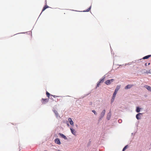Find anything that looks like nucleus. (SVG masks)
Masks as SVG:
<instances>
[{
    "label": "nucleus",
    "mask_w": 151,
    "mask_h": 151,
    "mask_svg": "<svg viewBox=\"0 0 151 151\" xmlns=\"http://www.w3.org/2000/svg\"><path fill=\"white\" fill-rule=\"evenodd\" d=\"M46 94L48 98H49V96H50V94L47 91L46 92Z\"/></svg>",
    "instance_id": "nucleus-18"
},
{
    "label": "nucleus",
    "mask_w": 151,
    "mask_h": 151,
    "mask_svg": "<svg viewBox=\"0 0 151 151\" xmlns=\"http://www.w3.org/2000/svg\"><path fill=\"white\" fill-rule=\"evenodd\" d=\"M128 146L127 145L123 149L122 151H124L125 150L127 149L128 147Z\"/></svg>",
    "instance_id": "nucleus-20"
},
{
    "label": "nucleus",
    "mask_w": 151,
    "mask_h": 151,
    "mask_svg": "<svg viewBox=\"0 0 151 151\" xmlns=\"http://www.w3.org/2000/svg\"><path fill=\"white\" fill-rule=\"evenodd\" d=\"M55 143L58 145H60L61 142L59 138H56L55 139Z\"/></svg>",
    "instance_id": "nucleus-4"
},
{
    "label": "nucleus",
    "mask_w": 151,
    "mask_h": 151,
    "mask_svg": "<svg viewBox=\"0 0 151 151\" xmlns=\"http://www.w3.org/2000/svg\"><path fill=\"white\" fill-rule=\"evenodd\" d=\"M59 135H60L62 137L64 138L65 139H67V138L63 134L61 133H59Z\"/></svg>",
    "instance_id": "nucleus-5"
},
{
    "label": "nucleus",
    "mask_w": 151,
    "mask_h": 151,
    "mask_svg": "<svg viewBox=\"0 0 151 151\" xmlns=\"http://www.w3.org/2000/svg\"><path fill=\"white\" fill-rule=\"evenodd\" d=\"M136 111L137 112H139L140 111V109L138 107H137L136 109Z\"/></svg>",
    "instance_id": "nucleus-19"
},
{
    "label": "nucleus",
    "mask_w": 151,
    "mask_h": 151,
    "mask_svg": "<svg viewBox=\"0 0 151 151\" xmlns=\"http://www.w3.org/2000/svg\"><path fill=\"white\" fill-rule=\"evenodd\" d=\"M111 116V113L110 112H109L107 116V119L108 120H109L110 118V117Z\"/></svg>",
    "instance_id": "nucleus-11"
},
{
    "label": "nucleus",
    "mask_w": 151,
    "mask_h": 151,
    "mask_svg": "<svg viewBox=\"0 0 151 151\" xmlns=\"http://www.w3.org/2000/svg\"><path fill=\"white\" fill-rule=\"evenodd\" d=\"M151 56V55H149L147 56H145L143 58V59H147L148 58H149Z\"/></svg>",
    "instance_id": "nucleus-13"
},
{
    "label": "nucleus",
    "mask_w": 151,
    "mask_h": 151,
    "mask_svg": "<svg viewBox=\"0 0 151 151\" xmlns=\"http://www.w3.org/2000/svg\"><path fill=\"white\" fill-rule=\"evenodd\" d=\"M49 99H41V102L42 104H46V103H47L49 101Z\"/></svg>",
    "instance_id": "nucleus-1"
},
{
    "label": "nucleus",
    "mask_w": 151,
    "mask_h": 151,
    "mask_svg": "<svg viewBox=\"0 0 151 151\" xmlns=\"http://www.w3.org/2000/svg\"><path fill=\"white\" fill-rule=\"evenodd\" d=\"M49 7L47 6V5H45V6H44L42 10V12L44 11V10H45L47 8H49Z\"/></svg>",
    "instance_id": "nucleus-14"
},
{
    "label": "nucleus",
    "mask_w": 151,
    "mask_h": 151,
    "mask_svg": "<svg viewBox=\"0 0 151 151\" xmlns=\"http://www.w3.org/2000/svg\"><path fill=\"white\" fill-rule=\"evenodd\" d=\"M70 129L72 133L74 135H76V131L72 128H70Z\"/></svg>",
    "instance_id": "nucleus-6"
},
{
    "label": "nucleus",
    "mask_w": 151,
    "mask_h": 151,
    "mask_svg": "<svg viewBox=\"0 0 151 151\" xmlns=\"http://www.w3.org/2000/svg\"><path fill=\"white\" fill-rule=\"evenodd\" d=\"M149 70H146V72H145V73H149Z\"/></svg>",
    "instance_id": "nucleus-25"
},
{
    "label": "nucleus",
    "mask_w": 151,
    "mask_h": 151,
    "mask_svg": "<svg viewBox=\"0 0 151 151\" xmlns=\"http://www.w3.org/2000/svg\"><path fill=\"white\" fill-rule=\"evenodd\" d=\"M68 121L70 123L71 125H73V121L72 120V119L71 118H69L68 119Z\"/></svg>",
    "instance_id": "nucleus-8"
},
{
    "label": "nucleus",
    "mask_w": 151,
    "mask_h": 151,
    "mask_svg": "<svg viewBox=\"0 0 151 151\" xmlns=\"http://www.w3.org/2000/svg\"><path fill=\"white\" fill-rule=\"evenodd\" d=\"M91 6H90L89 8H88L86 11H84V12H89L91 9Z\"/></svg>",
    "instance_id": "nucleus-21"
},
{
    "label": "nucleus",
    "mask_w": 151,
    "mask_h": 151,
    "mask_svg": "<svg viewBox=\"0 0 151 151\" xmlns=\"http://www.w3.org/2000/svg\"><path fill=\"white\" fill-rule=\"evenodd\" d=\"M140 114H142L141 113H139L138 114H137L136 116V118L137 119H140Z\"/></svg>",
    "instance_id": "nucleus-12"
},
{
    "label": "nucleus",
    "mask_w": 151,
    "mask_h": 151,
    "mask_svg": "<svg viewBox=\"0 0 151 151\" xmlns=\"http://www.w3.org/2000/svg\"><path fill=\"white\" fill-rule=\"evenodd\" d=\"M100 83H100V82H99H99L97 84V86H98H98H99V85H100Z\"/></svg>",
    "instance_id": "nucleus-24"
},
{
    "label": "nucleus",
    "mask_w": 151,
    "mask_h": 151,
    "mask_svg": "<svg viewBox=\"0 0 151 151\" xmlns=\"http://www.w3.org/2000/svg\"><path fill=\"white\" fill-rule=\"evenodd\" d=\"M114 100H113V99H112H112H111V101L112 102L114 101Z\"/></svg>",
    "instance_id": "nucleus-27"
},
{
    "label": "nucleus",
    "mask_w": 151,
    "mask_h": 151,
    "mask_svg": "<svg viewBox=\"0 0 151 151\" xmlns=\"http://www.w3.org/2000/svg\"><path fill=\"white\" fill-rule=\"evenodd\" d=\"M145 87L148 91H151V87L148 85H145Z\"/></svg>",
    "instance_id": "nucleus-9"
},
{
    "label": "nucleus",
    "mask_w": 151,
    "mask_h": 151,
    "mask_svg": "<svg viewBox=\"0 0 151 151\" xmlns=\"http://www.w3.org/2000/svg\"><path fill=\"white\" fill-rule=\"evenodd\" d=\"M149 73H151V69H150L149 70Z\"/></svg>",
    "instance_id": "nucleus-26"
},
{
    "label": "nucleus",
    "mask_w": 151,
    "mask_h": 151,
    "mask_svg": "<svg viewBox=\"0 0 151 151\" xmlns=\"http://www.w3.org/2000/svg\"><path fill=\"white\" fill-rule=\"evenodd\" d=\"M114 80L113 79L107 80L105 82V83L106 84L108 85L110 84L111 83L114 81Z\"/></svg>",
    "instance_id": "nucleus-2"
},
{
    "label": "nucleus",
    "mask_w": 151,
    "mask_h": 151,
    "mask_svg": "<svg viewBox=\"0 0 151 151\" xmlns=\"http://www.w3.org/2000/svg\"><path fill=\"white\" fill-rule=\"evenodd\" d=\"M120 88V86H117L115 90V91L117 92V91Z\"/></svg>",
    "instance_id": "nucleus-15"
},
{
    "label": "nucleus",
    "mask_w": 151,
    "mask_h": 151,
    "mask_svg": "<svg viewBox=\"0 0 151 151\" xmlns=\"http://www.w3.org/2000/svg\"><path fill=\"white\" fill-rule=\"evenodd\" d=\"M50 96H52L54 98H55L58 97L59 96H55V95H50Z\"/></svg>",
    "instance_id": "nucleus-22"
},
{
    "label": "nucleus",
    "mask_w": 151,
    "mask_h": 151,
    "mask_svg": "<svg viewBox=\"0 0 151 151\" xmlns=\"http://www.w3.org/2000/svg\"><path fill=\"white\" fill-rule=\"evenodd\" d=\"M133 86V85H131L128 84L125 87V89H129V88H130Z\"/></svg>",
    "instance_id": "nucleus-7"
},
{
    "label": "nucleus",
    "mask_w": 151,
    "mask_h": 151,
    "mask_svg": "<svg viewBox=\"0 0 151 151\" xmlns=\"http://www.w3.org/2000/svg\"><path fill=\"white\" fill-rule=\"evenodd\" d=\"M92 112H93L94 114L96 115H97V113L96 112V111L94 110H92Z\"/></svg>",
    "instance_id": "nucleus-23"
},
{
    "label": "nucleus",
    "mask_w": 151,
    "mask_h": 151,
    "mask_svg": "<svg viewBox=\"0 0 151 151\" xmlns=\"http://www.w3.org/2000/svg\"><path fill=\"white\" fill-rule=\"evenodd\" d=\"M105 110H103V111H102V112H101V114H100V117L101 118H103L105 114Z\"/></svg>",
    "instance_id": "nucleus-3"
},
{
    "label": "nucleus",
    "mask_w": 151,
    "mask_h": 151,
    "mask_svg": "<svg viewBox=\"0 0 151 151\" xmlns=\"http://www.w3.org/2000/svg\"><path fill=\"white\" fill-rule=\"evenodd\" d=\"M54 112L55 113L56 116H57V117L58 116V112L57 111H56V110H54Z\"/></svg>",
    "instance_id": "nucleus-17"
},
{
    "label": "nucleus",
    "mask_w": 151,
    "mask_h": 151,
    "mask_svg": "<svg viewBox=\"0 0 151 151\" xmlns=\"http://www.w3.org/2000/svg\"><path fill=\"white\" fill-rule=\"evenodd\" d=\"M145 65H146L147 63H146V64H145Z\"/></svg>",
    "instance_id": "nucleus-28"
},
{
    "label": "nucleus",
    "mask_w": 151,
    "mask_h": 151,
    "mask_svg": "<svg viewBox=\"0 0 151 151\" xmlns=\"http://www.w3.org/2000/svg\"><path fill=\"white\" fill-rule=\"evenodd\" d=\"M105 77H104L102 78L100 80L99 82H100L102 83L104 82V80L105 79Z\"/></svg>",
    "instance_id": "nucleus-16"
},
{
    "label": "nucleus",
    "mask_w": 151,
    "mask_h": 151,
    "mask_svg": "<svg viewBox=\"0 0 151 151\" xmlns=\"http://www.w3.org/2000/svg\"><path fill=\"white\" fill-rule=\"evenodd\" d=\"M117 93V92H116L114 91V93L113 94V96H112V99H113V100H114V99L116 95V94Z\"/></svg>",
    "instance_id": "nucleus-10"
}]
</instances>
